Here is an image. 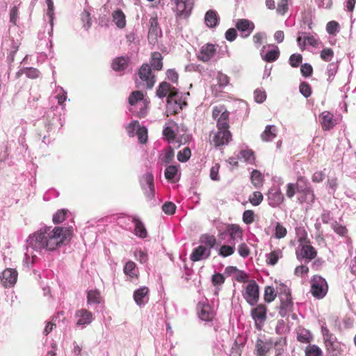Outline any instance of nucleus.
<instances>
[{
	"label": "nucleus",
	"mask_w": 356,
	"mask_h": 356,
	"mask_svg": "<svg viewBox=\"0 0 356 356\" xmlns=\"http://www.w3.org/2000/svg\"><path fill=\"white\" fill-rule=\"evenodd\" d=\"M72 234V227H44L31 234L26 239V252L24 254V265L27 268L37 259L33 251H54L60 247Z\"/></svg>",
	"instance_id": "f257e3e1"
},
{
	"label": "nucleus",
	"mask_w": 356,
	"mask_h": 356,
	"mask_svg": "<svg viewBox=\"0 0 356 356\" xmlns=\"http://www.w3.org/2000/svg\"><path fill=\"white\" fill-rule=\"evenodd\" d=\"M156 95L159 98L168 96L166 104L167 115L178 113L186 105V98L189 93L179 92L177 88L169 83L163 81L160 83L156 90Z\"/></svg>",
	"instance_id": "f03ea898"
},
{
	"label": "nucleus",
	"mask_w": 356,
	"mask_h": 356,
	"mask_svg": "<svg viewBox=\"0 0 356 356\" xmlns=\"http://www.w3.org/2000/svg\"><path fill=\"white\" fill-rule=\"evenodd\" d=\"M216 244V238L213 235L203 234L200 238V245L195 248L191 255L190 259L193 262L199 261L208 259L211 252L212 248Z\"/></svg>",
	"instance_id": "7ed1b4c3"
},
{
	"label": "nucleus",
	"mask_w": 356,
	"mask_h": 356,
	"mask_svg": "<svg viewBox=\"0 0 356 356\" xmlns=\"http://www.w3.org/2000/svg\"><path fill=\"white\" fill-rule=\"evenodd\" d=\"M129 103L131 106L130 111L138 117H144L147 113L148 102L144 98L140 91H134L129 97Z\"/></svg>",
	"instance_id": "20e7f679"
},
{
	"label": "nucleus",
	"mask_w": 356,
	"mask_h": 356,
	"mask_svg": "<svg viewBox=\"0 0 356 356\" xmlns=\"http://www.w3.org/2000/svg\"><path fill=\"white\" fill-rule=\"evenodd\" d=\"M296 190L300 196L298 200L300 203H312L314 201L315 195L309 181L303 177H299L297 179Z\"/></svg>",
	"instance_id": "39448f33"
},
{
	"label": "nucleus",
	"mask_w": 356,
	"mask_h": 356,
	"mask_svg": "<svg viewBox=\"0 0 356 356\" xmlns=\"http://www.w3.org/2000/svg\"><path fill=\"white\" fill-rule=\"evenodd\" d=\"M156 79L152 74L151 67L148 64H143L138 71V79L136 80V84L138 88H152Z\"/></svg>",
	"instance_id": "423d86ee"
},
{
	"label": "nucleus",
	"mask_w": 356,
	"mask_h": 356,
	"mask_svg": "<svg viewBox=\"0 0 356 356\" xmlns=\"http://www.w3.org/2000/svg\"><path fill=\"white\" fill-rule=\"evenodd\" d=\"M177 20L186 19L191 15L194 6L193 0H171Z\"/></svg>",
	"instance_id": "0eeeda50"
},
{
	"label": "nucleus",
	"mask_w": 356,
	"mask_h": 356,
	"mask_svg": "<svg viewBox=\"0 0 356 356\" xmlns=\"http://www.w3.org/2000/svg\"><path fill=\"white\" fill-rule=\"evenodd\" d=\"M321 328L323 342L327 351L332 353L333 355H337L341 348V343L337 340L335 335L330 332L325 323H321Z\"/></svg>",
	"instance_id": "6e6552de"
},
{
	"label": "nucleus",
	"mask_w": 356,
	"mask_h": 356,
	"mask_svg": "<svg viewBox=\"0 0 356 356\" xmlns=\"http://www.w3.org/2000/svg\"><path fill=\"white\" fill-rule=\"evenodd\" d=\"M140 184L147 201L153 204L155 202V195L154 176L152 173L150 172H146L140 177Z\"/></svg>",
	"instance_id": "1a4fd4ad"
},
{
	"label": "nucleus",
	"mask_w": 356,
	"mask_h": 356,
	"mask_svg": "<svg viewBox=\"0 0 356 356\" xmlns=\"http://www.w3.org/2000/svg\"><path fill=\"white\" fill-rule=\"evenodd\" d=\"M296 42L301 51L305 50L307 46L317 48L321 43L316 34H310L302 31L298 32Z\"/></svg>",
	"instance_id": "9d476101"
},
{
	"label": "nucleus",
	"mask_w": 356,
	"mask_h": 356,
	"mask_svg": "<svg viewBox=\"0 0 356 356\" xmlns=\"http://www.w3.org/2000/svg\"><path fill=\"white\" fill-rule=\"evenodd\" d=\"M328 286L326 280L321 276L314 275L311 280V292L318 299L323 298L327 292Z\"/></svg>",
	"instance_id": "9b49d317"
},
{
	"label": "nucleus",
	"mask_w": 356,
	"mask_h": 356,
	"mask_svg": "<svg viewBox=\"0 0 356 356\" xmlns=\"http://www.w3.org/2000/svg\"><path fill=\"white\" fill-rule=\"evenodd\" d=\"M242 296L250 305H257L259 298V290L255 281H250L248 283L243 291Z\"/></svg>",
	"instance_id": "f8f14e48"
},
{
	"label": "nucleus",
	"mask_w": 356,
	"mask_h": 356,
	"mask_svg": "<svg viewBox=\"0 0 356 356\" xmlns=\"http://www.w3.org/2000/svg\"><path fill=\"white\" fill-rule=\"evenodd\" d=\"M229 112L222 106L213 109L212 116L217 121L218 130H228Z\"/></svg>",
	"instance_id": "ddd939ff"
},
{
	"label": "nucleus",
	"mask_w": 356,
	"mask_h": 356,
	"mask_svg": "<svg viewBox=\"0 0 356 356\" xmlns=\"http://www.w3.org/2000/svg\"><path fill=\"white\" fill-rule=\"evenodd\" d=\"M45 128L47 133H55L63 126V121L60 115H56L54 110L48 111L47 114Z\"/></svg>",
	"instance_id": "4468645a"
},
{
	"label": "nucleus",
	"mask_w": 356,
	"mask_h": 356,
	"mask_svg": "<svg viewBox=\"0 0 356 356\" xmlns=\"http://www.w3.org/2000/svg\"><path fill=\"white\" fill-rule=\"evenodd\" d=\"M266 307L264 305H258L251 310V316L254 321V325L257 330H261L266 320Z\"/></svg>",
	"instance_id": "2eb2a0df"
},
{
	"label": "nucleus",
	"mask_w": 356,
	"mask_h": 356,
	"mask_svg": "<svg viewBox=\"0 0 356 356\" xmlns=\"http://www.w3.org/2000/svg\"><path fill=\"white\" fill-rule=\"evenodd\" d=\"M74 317L76 320V325L85 328L95 319L93 314L86 309H80L76 311Z\"/></svg>",
	"instance_id": "dca6fc26"
},
{
	"label": "nucleus",
	"mask_w": 356,
	"mask_h": 356,
	"mask_svg": "<svg viewBox=\"0 0 356 356\" xmlns=\"http://www.w3.org/2000/svg\"><path fill=\"white\" fill-rule=\"evenodd\" d=\"M18 273L15 268H6L0 275L1 283L6 288L14 286L16 284Z\"/></svg>",
	"instance_id": "f3484780"
},
{
	"label": "nucleus",
	"mask_w": 356,
	"mask_h": 356,
	"mask_svg": "<svg viewBox=\"0 0 356 356\" xmlns=\"http://www.w3.org/2000/svg\"><path fill=\"white\" fill-rule=\"evenodd\" d=\"M197 310L199 318L204 321H212L215 316L214 310L209 303L204 300L199 302L197 306Z\"/></svg>",
	"instance_id": "a211bd4d"
},
{
	"label": "nucleus",
	"mask_w": 356,
	"mask_h": 356,
	"mask_svg": "<svg viewBox=\"0 0 356 356\" xmlns=\"http://www.w3.org/2000/svg\"><path fill=\"white\" fill-rule=\"evenodd\" d=\"M235 26L240 32L241 37L248 38L254 29V24L248 19H238L236 21Z\"/></svg>",
	"instance_id": "6ab92c4d"
},
{
	"label": "nucleus",
	"mask_w": 356,
	"mask_h": 356,
	"mask_svg": "<svg viewBox=\"0 0 356 356\" xmlns=\"http://www.w3.org/2000/svg\"><path fill=\"white\" fill-rule=\"evenodd\" d=\"M232 140V134L229 130H218L213 132L211 143L216 147L227 145Z\"/></svg>",
	"instance_id": "aec40b11"
},
{
	"label": "nucleus",
	"mask_w": 356,
	"mask_h": 356,
	"mask_svg": "<svg viewBox=\"0 0 356 356\" xmlns=\"http://www.w3.org/2000/svg\"><path fill=\"white\" fill-rule=\"evenodd\" d=\"M268 204L271 207H279L284 201V195L279 186L271 187L267 194Z\"/></svg>",
	"instance_id": "412c9836"
},
{
	"label": "nucleus",
	"mask_w": 356,
	"mask_h": 356,
	"mask_svg": "<svg viewBox=\"0 0 356 356\" xmlns=\"http://www.w3.org/2000/svg\"><path fill=\"white\" fill-rule=\"evenodd\" d=\"M316 251L314 247L308 244H305L302 241V238L300 239V244L299 245L298 250L296 252L298 259L301 257L302 259L311 260L316 257Z\"/></svg>",
	"instance_id": "4be33fe9"
},
{
	"label": "nucleus",
	"mask_w": 356,
	"mask_h": 356,
	"mask_svg": "<svg viewBox=\"0 0 356 356\" xmlns=\"http://www.w3.org/2000/svg\"><path fill=\"white\" fill-rule=\"evenodd\" d=\"M179 131L178 124L173 120H168L165 122L163 129V135L164 138L168 140V142L173 143L175 138L177 137V132Z\"/></svg>",
	"instance_id": "5701e85b"
},
{
	"label": "nucleus",
	"mask_w": 356,
	"mask_h": 356,
	"mask_svg": "<svg viewBox=\"0 0 356 356\" xmlns=\"http://www.w3.org/2000/svg\"><path fill=\"white\" fill-rule=\"evenodd\" d=\"M260 54L265 61L274 62L279 58V48L275 45H269L267 47L264 46L262 47Z\"/></svg>",
	"instance_id": "b1692460"
},
{
	"label": "nucleus",
	"mask_w": 356,
	"mask_h": 356,
	"mask_svg": "<svg viewBox=\"0 0 356 356\" xmlns=\"http://www.w3.org/2000/svg\"><path fill=\"white\" fill-rule=\"evenodd\" d=\"M134 299L137 305L144 306L149 300V289L142 286L136 290L134 292Z\"/></svg>",
	"instance_id": "393cba45"
},
{
	"label": "nucleus",
	"mask_w": 356,
	"mask_h": 356,
	"mask_svg": "<svg viewBox=\"0 0 356 356\" xmlns=\"http://www.w3.org/2000/svg\"><path fill=\"white\" fill-rule=\"evenodd\" d=\"M216 48L214 44H207L202 47L198 54V58L203 62H208L216 54Z\"/></svg>",
	"instance_id": "a878e982"
},
{
	"label": "nucleus",
	"mask_w": 356,
	"mask_h": 356,
	"mask_svg": "<svg viewBox=\"0 0 356 356\" xmlns=\"http://www.w3.org/2000/svg\"><path fill=\"white\" fill-rule=\"evenodd\" d=\"M280 306L279 314L284 317L293 312V302L291 296H285L280 298Z\"/></svg>",
	"instance_id": "bb28decb"
},
{
	"label": "nucleus",
	"mask_w": 356,
	"mask_h": 356,
	"mask_svg": "<svg viewBox=\"0 0 356 356\" xmlns=\"http://www.w3.org/2000/svg\"><path fill=\"white\" fill-rule=\"evenodd\" d=\"M319 120L322 128L326 131L332 129L336 124L333 114L329 111H323L319 116Z\"/></svg>",
	"instance_id": "cd10ccee"
},
{
	"label": "nucleus",
	"mask_w": 356,
	"mask_h": 356,
	"mask_svg": "<svg viewBox=\"0 0 356 356\" xmlns=\"http://www.w3.org/2000/svg\"><path fill=\"white\" fill-rule=\"evenodd\" d=\"M148 39L151 42H155L157 37L161 35V31L159 26L156 17H151L149 22Z\"/></svg>",
	"instance_id": "c85d7f7f"
},
{
	"label": "nucleus",
	"mask_w": 356,
	"mask_h": 356,
	"mask_svg": "<svg viewBox=\"0 0 356 356\" xmlns=\"http://www.w3.org/2000/svg\"><path fill=\"white\" fill-rule=\"evenodd\" d=\"M256 351L259 356H265L273 348V339L264 341L258 339L256 341Z\"/></svg>",
	"instance_id": "c756f323"
},
{
	"label": "nucleus",
	"mask_w": 356,
	"mask_h": 356,
	"mask_svg": "<svg viewBox=\"0 0 356 356\" xmlns=\"http://www.w3.org/2000/svg\"><path fill=\"white\" fill-rule=\"evenodd\" d=\"M131 221L134 224V234L141 238H145L147 236V230L144 224L137 216H131Z\"/></svg>",
	"instance_id": "7c9ffc66"
},
{
	"label": "nucleus",
	"mask_w": 356,
	"mask_h": 356,
	"mask_svg": "<svg viewBox=\"0 0 356 356\" xmlns=\"http://www.w3.org/2000/svg\"><path fill=\"white\" fill-rule=\"evenodd\" d=\"M47 4V11L46 14L47 20L49 22L47 26V31L49 36L52 35L53 28H54V3L52 0H46Z\"/></svg>",
	"instance_id": "2f4dec72"
},
{
	"label": "nucleus",
	"mask_w": 356,
	"mask_h": 356,
	"mask_svg": "<svg viewBox=\"0 0 356 356\" xmlns=\"http://www.w3.org/2000/svg\"><path fill=\"white\" fill-rule=\"evenodd\" d=\"M220 18L217 12L214 10H208L204 17L206 25L209 28L216 26L219 22Z\"/></svg>",
	"instance_id": "473e14b6"
},
{
	"label": "nucleus",
	"mask_w": 356,
	"mask_h": 356,
	"mask_svg": "<svg viewBox=\"0 0 356 356\" xmlns=\"http://www.w3.org/2000/svg\"><path fill=\"white\" fill-rule=\"evenodd\" d=\"M129 58L128 56H120L115 58L112 63V68L115 71H123L129 65Z\"/></svg>",
	"instance_id": "72a5a7b5"
},
{
	"label": "nucleus",
	"mask_w": 356,
	"mask_h": 356,
	"mask_svg": "<svg viewBox=\"0 0 356 356\" xmlns=\"http://www.w3.org/2000/svg\"><path fill=\"white\" fill-rule=\"evenodd\" d=\"M286 346V337H282L276 340L273 339V347L275 350V356H282Z\"/></svg>",
	"instance_id": "f704fd0d"
},
{
	"label": "nucleus",
	"mask_w": 356,
	"mask_h": 356,
	"mask_svg": "<svg viewBox=\"0 0 356 356\" xmlns=\"http://www.w3.org/2000/svg\"><path fill=\"white\" fill-rule=\"evenodd\" d=\"M124 273L128 276L130 279H133L138 277V270L136 268V264L132 261H127L124 268Z\"/></svg>",
	"instance_id": "c9c22d12"
},
{
	"label": "nucleus",
	"mask_w": 356,
	"mask_h": 356,
	"mask_svg": "<svg viewBox=\"0 0 356 356\" xmlns=\"http://www.w3.org/2000/svg\"><path fill=\"white\" fill-rule=\"evenodd\" d=\"M277 136V128L274 125H267L261 134V138L264 141H271Z\"/></svg>",
	"instance_id": "e433bc0d"
},
{
	"label": "nucleus",
	"mask_w": 356,
	"mask_h": 356,
	"mask_svg": "<svg viewBox=\"0 0 356 356\" xmlns=\"http://www.w3.org/2000/svg\"><path fill=\"white\" fill-rule=\"evenodd\" d=\"M229 234L233 241H241L243 239V230L237 225H232L228 229Z\"/></svg>",
	"instance_id": "4c0bfd02"
},
{
	"label": "nucleus",
	"mask_w": 356,
	"mask_h": 356,
	"mask_svg": "<svg viewBox=\"0 0 356 356\" xmlns=\"http://www.w3.org/2000/svg\"><path fill=\"white\" fill-rule=\"evenodd\" d=\"M113 21L115 24V25L120 28L122 29L126 25V19L125 15L124 13L121 10H117L113 13L112 15Z\"/></svg>",
	"instance_id": "58836bf2"
},
{
	"label": "nucleus",
	"mask_w": 356,
	"mask_h": 356,
	"mask_svg": "<svg viewBox=\"0 0 356 356\" xmlns=\"http://www.w3.org/2000/svg\"><path fill=\"white\" fill-rule=\"evenodd\" d=\"M102 302V296L97 290H90L87 293V302L90 305H97Z\"/></svg>",
	"instance_id": "ea45409f"
},
{
	"label": "nucleus",
	"mask_w": 356,
	"mask_h": 356,
	"mask_svg": "<svg viewBox=\"0 0 356 356\" xmlns=\"http://www.w3.org/2000/svg\"><path fill=\"white\" fill-rule=\"evenodd\" d=\"M297 339L305 343H309L313 339V335L309 330L302 328L298 331Z\"/></svg>",
	"instance_id": "a19ab883"
},
{
	"label": "nucleus",
	"mask_w": 356,
	"mask_h": 356,
	"mask_svg": "<svg viewBox=\"0 0 356 356\" xmlns=\"http://www.w3.org/2000/svg\"><path fill=\"white\" fill-rule=\"evenodd\" d=\"M266 257L267 264L274 266L277 263L279 259L282 257V252L281 250L277 249L267 254Z\"/></svg>",
	"instance_id": "79ce46f5"
},
{
	"label": "nucleus",
	"mask_w": 356,
	"mask_h": 356,
	"mask_svg": "<svg viewBox=\"0 0 356 356\" xmlns=\"http://www.w3.org/2000/svg\"><path fill=\"white\" fill-rule=\"evenodd\" d=\"M55 98L58 101V104L61 106L63 110L65 109L64 102L67 99V92L60 86H58L54 91Z\"/></svg>",
	"instance_id": "37998d69"
},
{
	"label": "nucleus",
	"mask_w": 356,
	"mask_h": 356,
	"mask_svg": "<svg viewBox=\"0 0 356 356\" xmlns=\"http://www.w3.org/2000/svg\"><path fill=\"white\" fill-rule=\"evenodd\" d=\"M162 59V56L160 53L154 52L152 54L151 66L156 70H161L163 67Z\"/></svg>",
	"instance_id": "c03bdc74"
},
{
	"label": "nucleus",
	"mask_w": 356,
	"mask_h": 356,
	"mask_svg": "<svg viewBox=\"0 0 356 356\" xmlns=\"http://www.w3.org/2000/svg\"><path fill=\"white\" fill-rule=\"evenodd\" d=\"M239 156L244 159V161L250 164L254 162L255 157L252 150L250 149H242L239 152Z\"/></svg>",
	"instance_id": "a18cd8bd"
},
{
	"label": "nucleus",
	"mask_w": 356,
	"mask_h": 356,
	"mask_svg": "<svg viewBox=\"0 0 356 356\" xmlns=\"http://www.w3.org/2000/svg\"><path fill=\"white\" fill-rule=\"evenodd\" d=\"M305 356H322L321 349L315 344H309L305 350Z\"/></svg>",
	"instance_id": "49530a36"
},
{
	"label": "nucleus",
	"mask_w": 356,
	"mask_h": 356,
	"mask_svg": "<svg viewBox=\"0 0 356 356\" xmlns=\"http://www.w3.org/2000/svg\"><path fill=\"white\" fill-rule=\"evenodd\" d=\"M251 181H252V184L254 186V187H256V188L261 187L263 184V181H264L262 174L259 170H254L252 172Z\"/></svg>",
	"instance_id": "de8ad7c7"
},
{
	"label": "nucleus",
	"mask_w": 356,
	"mask_h": 356,
	"mask_svg": "<svg viewBox=\"0 0 356 356\" xmlns=\"http://www.w3.org/2000/svg\"><path fill=\"white\" fill-rule=\"evenodd\" d=\"M178 166L169 165L165 170V177L168 181H175L178 175Z\"/></svg>",
	"instance_id": "09e8293b"
},
{
	"label": "nucleus",
	"mask_w": 356,
	"mask_h": 356,
	"mask_svg": "<svg viewBox=\"0 0 356 356\" xmlns=\"http://www.w3.org/2000/svg\"><path fill=\"white\" fill-rule=\"evenodd\" d=\"M235 251V243L232 245H223L219 250L218 254L223 257H227L232 255Z\"/></svg>",
	"instance_id": "8fccbe9b"
},
{
	"label": "nucleus",
	"mask_w": 356,
	"mask_h": 356,
	"mask_svg": "<svg viewBox=\"0 0 356 356\" xmlns=\"http://www.w3.org/2000/svg\"><path fill=\"white\" fill-rule=\"evenodd\" d=\"M141 127L138 121L133 120L127 126L126 129L128 135L133 137L136 134L138 129H141Z\"/></svg>",
	"instance_id": "3c124183"
},
{
	"label": "nucleus",
	"mask_w": 356,
	"mask_h": 356,
	"mask_svg": "<svg viewBox=\"0 0 356 356\" xmlns=\"http://www.w3.org/2000/svg\"><path fill=\"white\" fill-rule=\"evenodd\" d=\"M175 156V152L172 147L167 148L161 157V162L165 164L170 163Z\"/></svg>",
	"instance_id": "603ef678"
},
{
	"label": "nucleus",
	"mask_w": 356,
	"mask_h": 356,
	"mask_svg": "<svg viewBox=\"0 0 356 356\" xmlns=\"http://www.w3.org/2000/svg\"><path fill=\"white\" fill-rule=\"evenodd\" d=\"M68 213L67 209H60L53 216V222L54 224H59L65 220L66 215Z\"/></svg>",
	"instance_id": "864d4df0"
},
{
	"label": "nucleus",
	"mask_w": 356,
	"mask_h": 356,
	"mask_svg": "<svg viewBox=\"0 0 356 356\" xmlns=\"http://www.w3.org/2000/svg\"><path fill=\"white\" fill-rule=\"evenodd\" d=\"M289 10V0H280L276 8V12L280 15H284Z\"/></svg>",
	"instance_id": "5fc2aeb1"
},
{
	"label": "nucleus",
	"mask_w": 356,
	"mask_h": 356,
	"mask_svg": "<svg viewBox=\"0 0 356 356\" xmlns=\"http://www.w3.org/2000/svg\"><path fill=\"white\" fill-rule=\"evenodd\" d=\"M191 156V151L188 147H186L178 152L177 159L180 162H186L190 159Z\"/></svg>",
	"instance_id": "6e6d98bb"
},
{
	"label": "nucleus",
	"mask_w": 356,
	"mask_h": 356,
	"mask_svg": "<svg viewBox=\"0 0 356 356\" xmlns=\"http://www.w3.org/2000/svg\"><path fill=\"white\" fill-rule=\"evenodd\" d=\"M263 200V195L259 191L254 192L249 197V201L253 206L259 205Z\"/></svg>",
	"instance_id": "4d7b16f0"
},
{
	"label": "nucleus",
	"mask_w": 356,
	"mask_h": 356,
	"mask_svg": "<svg viewBox=\"0 0 356 356\" xmlns=\"http://www.w3.org/2000/svg\"><path fill=\"white\" fill-rule=\"evenodd\" d=\"M286 229L280 222H276L275 237L277 238H282L286 235Z\"/></svg>",
	"instance_id": "13d9d810"
},
{
	"label": "nucleus",
	"mask_w": 356,
	"mask_h": 356,
	"mask_svg": "<svg viewBox=\"0 0 356 356\" xmlns=\"http://www.w3.org/2000/svg\"><path fill=\"white\" fill-rule=\"evenodd\" d=\"M326 31L330 35H335L339 32V24L335 21H330L326 25Z\"/></svg>",
	"instance_id": "bf43d9fd"
},
{
	"label": "nucleus",
	"mask_w": 356,
	"mask_h": 356,
	"mask_svg": "<svg viewBox=\"0 0 356 356\" xmlns=\"http://www.w3.org/2000/svg\"><path fill=\"white\" fill-rule=\"evenodd\" d=\"M276 297V294L275 293L274 288L270 286H268L265 288L264 291V300L270 302L275 300Z\"/></svg>",
	"instance_id": "052dcab7"
},
{
	"label": "nucleus",
	"mask_w": 356,
	"mask_h": 356,
	"mask_svg": "<svg viewBox=\"0 0 356 356\" xmlns=\"http://www.w3.org/2000/svg\"><path fill=\"white\" fill-rule=\"evenodd\" d=\"M135 259L141 264H145L148 260V256L145 251L136 250L134 252Z\"/></svg>",
	"instance_id": "680f3d73"
},
{
	"label": "nucleus",
	"mask_w": 356,
	"mask_h": 356,
	"mask_svg": "<svg viewBox=\"0 0 356 356\" xmlns=\"http://www.w3.org/2000/svg\"><path fill=\"white\" fill-rule=\"evenodd\" d=\"M243 221L250 225L254 221V213L252 210H245L243 213Z\"/></svg>",
	"instance_id": "e2e57ef3"
},
{
	"label": "nucleus",
	"mask_w": 356,
	"mask_h": 356,
	"mask_svg": "<svg viewBox=\"0 0 356 356\" xmlns=\"http://www.w3.org/2000/svg\"><path fill=\"white\" fill-rule=\"evenodd\" d=\"M302 56L300 54H293L289 58V63L293 67H297L301 63Z\"/></svg>",
	"instance_id": "0e129e2a"
},
{
	"label": "nucleus",
	"mask_w": 356,
	"mask_h": 356,
	"mask_svg": "<svg viewBox=\"0 0 356 356\" xmlns=\"http://www.w3.org/2000/svg\"><path fill=\"white\" fill-rule=\"evenodd\" d=\"M300 92L305 97H309L312 94V88L309 83L302 82L299 87Z\"/></svg>",
	"instance_id": "69168bd1"
},
{
	"label": "nucleus",
	"mask_w": 356,
	"mask_h": 356,
	"mask_svg": "<svg viewBox=\"0 0 356 356\" xmlns=\"http://www.w3.org/2000/svg\"><path fill=\"white\" fill-rule=\"evenodd\" d=\"M22 72L25 74L26 76L31 79H35L39 76L40 72L34 67H26L22 70Z\"/></svg>",
	"instance_id": "338daca9"
},
{
	"label": "nucleus",
	"mask_w": 356,
	"mask_h": 356,
	"mask_svg": "<svg viewBox=\"0 0 356 356\" xmlns=\"http://www.w3.org/2000/svg\"><path fill=\"white\" fill-rule=\"evenodd\" d=\"M218 84L220 88H224L228 85L229 82V78L222 72H218L217 75Z\"/></svg>",
	"instance_id": "774afa93"
}]
</instances>
